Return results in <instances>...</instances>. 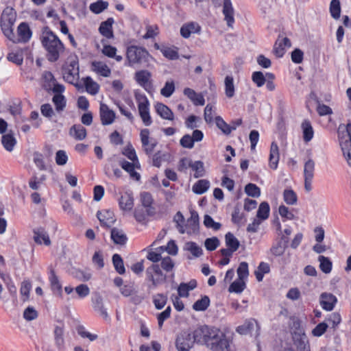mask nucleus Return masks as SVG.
<instances>
[{
    "mask_svg": "<svg viewBox=\"0 0 351 351\" xmlns=\"http://www.w3.org/2000/svg\"><path fill=\"white\" fill-rule=\"evenodd\" d=\"M41 43L47 51L49 62H56L64 51V46L59 38L47 27L43 29Z\"/></svg>",
    "mask_w": 351,
    "mask_h": 351,
    "instance_id": "1",
    "label": "nucleus"
},
{
    "mask_svg": "<svg viewBox=\"0 0 351 351\" xmlns=\"http://www.w3.org/2000/svg\"><path fill=\"white\" fill-rule=\"evenodd\" d=\"M291 333L294 349L293 351H311L308 337L298 318L291 319Z\"/></svg>",
    "mask_w": 351,
    "mask_h": 351,
    "instance_id": "2",
    "label": "nucleus"
},
{
    "mask_svg": "<svg viewBox=\"0 0 351 351\" xmlns=\"http://www.w3.org/2000/svg\"><path fill=\"white\" fill-rule=\"evenodd\" d=\"M207 348L212 351H230V341L219 328L213 326Z\"/></svg>",
    "mask_w": 351,
    "mask_h": 351,
    "instance_id": "3",
    "label": "nucleus"
},
{
    "mask_svg": "<svg viewBox=\"0 0 351 351\" xmlns=\"http://www.w3.org/2000/svg\"><path fill=\"white\" fill-rule=\"evenodd\" d=\"M176 217L177 228L180 233H187L189 235L197 234L199 232V216L197 212H191V217L187 219L186 223L183 226L184 217L180 212H178Z\"/></svg>",
    "mask_w": 351,
    "mask_h": 351,
    "instance_id": "4",
    "label": "nucleus"
},
{
    "mask_svg": "<svg viewBox=\"0 0 351 351\" xmlns=\"http://www.w3.org/2000/svg\"><path fill=\"white\" fill-rule=\"evenodd\" d=\"M62 75L64 80L75 86L79 79V64L77 56H70L62 67Z\"/></svg>",
    "mask_w": 351,
    "mask_h": 351,
    "instance_id": "5",
    "label": "nucleus"
},
{
    "mask_svg": "<svg viewBox=\"0 0 351 351\" xmlns=\"http://www.w3.org/2000/svg\"><path fill=\"white\" fill-rule=\"evenodd\" d=\"M149 57L148 51L142 47L130 46L127 49V60L130 66L147 62Z\"/></svg>",
    "mask_w": 351,
    "mask_h": 351,
    "instance_id": "6",
    "label": "nucleus"
},
{
    "mask_svg": "<svg viewBox=\"0 0 351 351\" xmlns=\"http://www.w3.org/2000/svg\"><path fill=\"white\" fill-rule=\"evenodd\" d=\"M145 274L147 280L151 282L154 287L162 285L167 280V276L158 264H152L146 269Z\"/></svg>",
    "mask_w": 351,
    "mask_h": 351,
    "instance_id": "7",
    "label": "nucleus"
},
{
    "mask_svg": "<svg viewBox=\"0 0 351 351\" xmlns=\"http://www.w3.org/2000/svg\"><path fill=\"white\" fill-rule=\"evenodd\" d=\"M32 31L26 23H21L17 28V35L13 32V29L5 36L14 43H27L32 36Z\"/></svg>",
    "mask_w": 351,
    "mask_h": 351,
    "instance_id": "8",
    "label": "nucleus"
},
{
    "mask_svg": "<svg viewBox=\"0 0 351 351\" xmlns=\"http://www.w3.org/2000/svg\"><path fill=\"white\" fill-rule=\"evenodd\" d=\"M16 19V14L12 8L6 7L3 10L1 16L0 25L1 30L5 36L13 29Z\"/></svg>",
    "mask_w": 351,
    "mask_h": 351,
    "instance_id": "9",
    "label": "nucleus"
},
{
    "mask_svg": "<svg viewBox=\"0 0 351 351\" xmlns=\"http://www.w3.org/2000/svg\"><path fill=\"white\" fill-rule=\"evenodd\" d=\"M194 340L189 330H182L178 334L175 345L178 351H190L194 346Z\"/></svg>",
    "mask_w": 351,
    "mask_h": 351,
    "instance_id": "10",
    "label": "nucleus"
},
{
    "mask_svg": "<svg viewBox=\"0 0 351 351\" xmlns=\"http://www.w3.org/2000/svg\"><path fill=\"white\" fill-rule=\"evenodd\" d=\"M135 99L138 104V110L143 122L149 125L152 123L151 117L149 112V101L145 95L136 93H135Z\"/></svg>",
    "mask_w": 351,
    "mask_h": 351,
    "instance_id": "11",
    "label": "nucleus"
},
{
    "mask_svg": "<svg viewBox=\"0 0 351 351\" xmlns=\"http://www.w3.org/2000/svg\"><path fill=\"white\" fill-rule=\"evenodd\" d=\"M213 326L202 325L197 327L191 332L194 343L207 347L208 337Z\"/></svg>",
    "mask_w": 351,
    "mask_h": 351,
    "instance_id": "12",
    "label": "nucleus"
},
{
    "mask_svg": "<svg viewBox=\"0 0 351 351\" xmlns=\"http://www.w3.org/2000/svg\"><path fill=\"white\" fill-rule=\"evenodd\" d=\"M338 138L343 155L351 167V133H339Z\"/></svg>",
    "mask_w": 351,
    "mask_h": 351,
    "instance_id": "13",
    "label": "nucleus"
},
{
    "mask_svg": "<svg viewBox=\"0 0 351 351\" xmlns=\"http://www.w3.org/2000/svg\"><path fill=\"white\" fill-rule=\"evenodd\" d=\"M255 331V335H259L260 326L255 319L250 318L246 319L242 325L236 328V332L241 335H252Z\"/></svg>",
    "mask_w": 351,
    "mask_h": 351,
    "instance_id": "14",
    "label": "nucleus"
},
{
    "mask_svg": "<svg viewBox=\"0 0 351 351\" xmlns=\"http://www.w3.org/2000/svg\"><path fill=\"white\" fill-rule=\"evenodd\" d=\"M97 217L100 221L101 226L103 227L110 228L116 221L114 213L110 210L98 211Z\"/></svg>",
    "mask_w": 351,
    "mask_h": 351,
    "instance_id": "15",
    "label": "nucleus"
},
{
    "mask_svg": "<svg viewBox=\"0 0 351 351\" xmlns=\"http://www.w3.org/2000/svg\"><path fill=\"white\" fill-rule=\"evenodd\" d=\"M34 241L38 245L44 244L46 246L51 245V242L49 236L45 229L43 227L34 228L33 230Z\"/></svg>",
    "mask_w": 351,
    "mask_h": 351,
    "instance_id": "16",
    "label": "nucleus"
},
{
    "mask_svg": "<svg viewBox=\"0 0 351 351\" xmlns=\"http://www.w3.org/2000/svg\"><path fill=\"white\" fill-rule=\"evenodd\" d=\"M120 165L125 171H127L130 176L138 181L141 178V175L135 171V168L139 169L140 168V163L139 162H128L125 160H123L120 161Z\"/></svg>",
    "mask_w": 351,
    "mask_h": 351,
    "instance_id": "17",
    "label": "nucleus"
},
{
    "mask_svg": "<svg viewBox=\"0 0 351 351\" xmlns=\"http://www.w3.org/2000/svg\"><path fill=\"white\" fill-rule=\"evenodd\" d=\"M119 205L122 210H131L134 206V197L132 193L128 191L121 193L119 199Z\"/></svg>",
    "mask_w": 351,
    "mask_h": 351,
    "instance_id": "18",
    "label": "nucleus"
},
{
    "mask_svg": "<svg viewBox=\"0 0 351 351\" xmlns=\"http://www.w3.org/2000/svg\"><path fill=\"white\" fill-rule=\"evenodd\" d=\"M100 117L103 125H110L115 119V113L106 104H101Z\"/></svg>",
    "mask_w": 351,
    "mask_h": 351,
    "instance_id": "19",
    "label": "nucleus"
},
{
    "mask_svg": "<svg viewBox=\"0 0 351 351\" xmlns=\"http://www.w3.org/2000/svg\"><path fill=\"white\" fill-rule=\"evenodd\" d=\"M234 8L231 0H223V14L225 16L224 19L227 22V25L230 27H232L234 22Z\"/></svg>",
    "mask_w": 351,
    "mask_h": 351,
    "instance_id": "20",
    "label": "nucleus"
},
{
    "mask_svg": "<svg viewBox=\"0 0 351 351\" xmlns=\"http://www.w3.org/2000/svg\"><path fill=\"white\" fill-rule=\"evenodd\" d=\"M49 281L50 287L52 292L55 294L62 295V284L53 269L51 268L49 272Z\"/></svg>",
    "mask_w": 351,
    "mask_h": 351,
    "instance_id": "21",
    "label": "nucleus"
},
{
    "mask_svg": "<svg viewBox=\"0 0 351 351\" xmlns=\"http://www.w3.org/2000/svg\"><path fill=\"white\" fill-rule=\"evenodd\" d=\"M201 31L200 25L195 22L184 24L180 28V34L184 38H188L192 34H198Z\"/></svg>",
    "mask_w": 351,
    "mask_h": 351,
    "instance_id": "22",
    "label": "nucleus"
},
{
    "mask_svg": "<svg viewBox=\"0 0 351 351\" xmlns=\"http://www.w3.org/2000/svg\"><path fill=\"white\" fill-rule=\"evenodd\" d=\"M149 133H141V142L144 151L147 154H152L157 145L156 139L149 138Z\"/></svg>",
    "mask_w": 351,
    "mask_h": 351,
    "instance_id": "23",
    "label": "nucleus"
},
{
    "mask_svg": "<svg viewBox=\"0 0 351 351\" xmlns=\"http://www.w3.org/2000/svg\"><path fill=\"white\" fill-rule=\"evenodd\" d=\"M92 70L97 74L108 77L111 74V70L108 65L101 61H93L91 63Z\"/></svg>",
    "mask_w": 351,
    "mask_h": 351,
    "instance_id": "24",
    "label": "nucleus"
},
{
    "mask_svg": "<svg viewBox=\"0 0 351 351\" xmlns=\"http://www.w3.org/2000/svg\"><path fill=\"white\" fill-rule=\"evenodd\" d=\"M141 202L142 205L146 208L147 215H152L154 213V208L152 206L154 199L151 193L143 192L141 194Z\"/></svg>",
    "mask_w": 351,
    "mask_h": 351,
    "instance_id": "25",
    "label": "nucleus"
},
{
    "mask_svg": "<svg viewBox=\"0 0 351 351\" xmlns=\"http://www.w3.org/2000/svg\"><path fill=\"white\" fill-rule=\"evenodd\" d=\"M110 238L117 245H123L128 241V237L122 230L113 228L111 230Z\"/></svg>",
    "mask_w": 351,
    "mask_h": 351,
    "instance_id": "26",
    "label": "nucleus"
},
{
    "mask_svg": "<svg viewBox=\"0 0 351 351\" xmlns=\"http://www.w3.org/2000/svg\"><path fill=\"white\" fill-rule=\"evenodd\" d=\"M197 281L195 279L191 280L189 282H182L178 287V296L186 298L189 292L197 287Z\"/></svg>",
    "mask_w": 351,
    "mask_h": 351,
    "instance_id": "27",
    "label": "nucleus"
},
{
    "mask_svg": "<svg viewBox=\"0 0 351 351\" xmlns=\"http://www.w3.org/2000/svg\"><path fill=\"white\" fill-rule=\"evenodd\" d=\"M337 302V298L331 293H322L321 295V306L326 311H332Z\"/></svg>",
    "mask_w": 351,
    "mask_h": 351,
    "instance_id": "28",
    "label": "nucleus"
},
{
    "mask_svg": "<svg viewBox=\"0 0 351 351\" xmlns=\"http://www.w3.org/2000/svg\"><path fill=\"white\" fill-rule=\"evenodd\" d=\"M92 302L94 310L99 312L104 319H109L108 314L104 306L102 297L98 294L93 298Z\"/></svg>",
    "mask_w": 351,
    "mask_h": 351,
    "instance_id": "29",
    "label": "nucleus"
},
{
    "mask_svg": "<svg viewBox=\"0 0 351 351\" xmlns=\"http://www.w3.org/2000/svg\"><path fill=\"white\" fill-rule=\"evenodd\" d=\"M1 143L4 149L8 152H12L16 144V140L13 133H2Z\"/></svg>",
    "mask_w": 351,
    "mask_h": 351,
    "instance_id": "30",
    "label": "nucleus"
},
{
    "mask_svg": "<svg viewBox=\"0 0 351 351\" xmlns=\"http://www.w3.org/2000/svg\"><path fill=\"white\" fill-rule=\"evenodd\" d=\"M114 23V20L112 18L108 19L106 21H104L101 23L99 27V32L104 36L107 38H113V32H112V24Z\"/></svg>",
    "mask_w": 351,
    "mask_h": 351,
    "instance_id": "31",
    "label": "nucleus"
},
{
    "mask_svg": "<svg viewBox=\"0 0 351 351\" xmlns=\"http://www.w3.org/2000/svg\"><path fill=\"white\" fill-rule=\"evenodd\" d=\"M184 94L190 99L195 105L204 106L205 100L201 94H197L194 90L186 88L184 90Z\"/></svg>",
    "mask_w": 351,
    "mask_h": 351,
    "instance_id": "32",
    "label": "nucleus"
},
{
    "mask_svg": "<svg viewBox=\"0 0 351 351\" xmlns=\"http://www.w3.org/2000/svg\"><path fill=\"white\" fill-rule=\"evenodd\" d=\"M279 160L278 147L276 143L272 142L270 148V154L269 158V167L273 169H276Z\"/></svg>",
    "mask_w": 351,
    "mask_h": 351,
    "instance_id": "33",
    "label": "nucleus"
},
{
    "mask_svg": "<svg viewBox=\"0 0 351 351\" xmlns=\"http://www.w3.org/2000/svg\"><path fill=\"white\" fill-rule=\"evenodd\" d=\"M278 240L273 245L271 248V252L275 256L282 255L285 251V235H280Z\"/></svg>",
    "mask_w": 351,
    "mask_h": 351,
    "instance_id": "34",
    "label": "nucleus"
},
{
    "mask_svg": "<svg viewBox=\"0 0 351 351\" xmlns=\"http://www.w3.org/2000/svg\"><path fill=\"white\" fill-rule=\"evenodd\" d=\"M64 328L62 326H56L54 330V339L56 346L59 350L64 348Z\"/></svg>",
    "mask_w": 351,
    "mask_h": 351,
    "instance_id": "35",
    "label": "nucleus"
},
{
    "mask_svg": "<svg viewBox=\"0 0 351 351\" xmlns=\"http://www.w3.org/2000/svg\"><path fill=\"white\" fill-rule=\"evenodd\" d=\"M83 81L86 90L88 93L95 95L99 92V85L93 81L90 77L84 78Z\"/></svg>",
    "mask_w": 351,
    "mask_h": 351,
    "instance_id": "36",
    "label": "nucleus"
},
{
    "mask_svg": "<svg viewBox=\"0 0 351 351\" xmlns=\"http://www.w3.org/2000/svg\"><path fill=\"white\" fill-rule=\"evenodd\" d=\"M191 169L195 178L203 177L206 173L204 162L201 160L193 161Z\"/></svg>",
    "mask_w": 351,
    "mask_h": 351,
    "instance_id": "37",
    "label": "nucleus"
},
{
    "mask_svg": "<svg viewBox=\"0 0 351 351\" xmlns=\"http://www.w3.org/2000/svg\"><path fill=\"white\" fill-rule=\"evenodd\" d=\"M156 110L157 113L163 119L172 120L173 114L171 110L165 105L158 103L156 105Z\"/></svg>",
    "mask_w": 351,
    "mask_h": 351,
    "instance_id": "38",
    "label": "nucleus"
},
{
    "mask_svg": "<svg viewBox=\"0 0 351 351\" xmlns=\"http://www.w3.org/2000/svg\"><path fill=\"white\" fill-rule=\"evenodd\" d=\"M319 263V269L324 274H330L332 269V263L328 257L324 256H319L318 257Z\"/></svg>",
    "mask_w": 351,
    "mask_h": 351,
    "instance_id": "39",
    "label": "nucleus"
},
{
    "mask_svg": "<svg viewBox=\"0 0 351 351\" xmlns=\"http://www.w3.org/2000/svg\"><path fill=\"white\" fill-rule=\"evenodd\" d=\"M151 77V73L147 70H141L137 71L135 73V80L137 83L142 86H145L148 83L149 79Z\"/></svg>",
    "mask_w": 351,
    "mask_h": 351,
    "instance_id": "40",
    "label": "nucleus"
},
{
    "mask_svg": "<svg viewBox=\"0 0 351 351\" xmlns=\"http://www.w3.org/2000/svg\"><path fill=\"white\" fill-rule=\"evenodd\" d=\"M210 186V182L207 180H199L193 186V191L195 194L204 193Z\"/></svg>",
    "mask_w": 351,
    "mask_h": 351,
    "instance_id": "41",
    "label": "nucleus"
},
{
    "mask_svg": "<svg viewBox=\"0 0 351 351\" xmlns=\"http://www.w3.org/2000/svg\"><path fill=\"white\" fill-rule=\"evenodd\" d=\"M269 271L270 267L269 264L265 262H261L257 269L254 271L256 280L258 282H261L263 279L264 275L269 273Z\"/></svg>",
    "mask_w": 351,
    "mask_h": 351,
    "instance_id": "42",
    "label": "nucleus"
},
{
    "mask_svg": "<svg viewBox=\"0 0 351 351\" xmlns=\"http://www.w3.org/2000/svg\"><path fill=\"white\" fill-rule=\"evenodd\" d=\"M270 208L267 202H263L259 205L258 209L256 213V218L261 221L265 220L269 217Z\"/></svg>",
    "mask_w": 351,
    "mask_h": 351,
    "instance_id": "43",
    "label": "nucleus"
},
{
    "mask_svg": "<svg viewBox=\"0 0 351 351\" xmlns=\"http://www.w3.org/2000/svg\"><path fill=\"white\" fill-rule=\"evenodd\" d=\"M46 176L45 174L40 176L33 175L29 180L28 184L30 189L32 190H38L40 185L46 180Z\"/></svg>",
    "mask_w": 351,
    "mask_h": 351,
    "instance_id": "44",
    "label": "nucleus"
},
{
    "mask_svg": "<svg viewBox=\"0 0 351 351\" xmlns=\"http://www.w3.org/2000/svg\"><path fill=\"white\" fill-rule=\"evenodd\" d=\"M226 245L232 251H237L240 245L239 240L231 232H228L225 236Z\"/></svg>",
    "mask_w": 351,
    "mask_h": 351,
    "instance_id": "45",
    "label": "nucleus"
},
{
    "mask_svg": "<svg viewBox=\"0 0 351 351\" xmlns=\"http://www.w3.org/2000/svg\"><path fill=\"white\" fill-rule=\"evenodd\" d=\"M112 263L116 271L119 274H123L125 272V268L121 256L118 254L112 256Z\"/></svg>",
    "mask_w": 351,
    "mask_h": 351,
    "instance_id": "46",
    "label": "nucleus"
},
{
    "mask_svg": "<svg viewBox=\"0 0 351 351\" xmlns=\"http://www.w3.org/2000/svg\"><path fill=\"white\" fill-rule=\"evenodd\" d=\"M210 305V299L207 295L197 300L193 305V308L196 311H203L207 309Z\"/></svg>",
    "mask_w": 351,
    "mask_h": 351,
    "instance_id": "47",
    "label": "nucleus"
},
{
    "mask_svg": "<svg viewBox=\"0 0 351 351\" xmlns=\"http://www.w3.org/2000/svg\"><path fill=\"white\" fill-rule=\"evenodd\" d=\"M285 37L280 36L274 45V53L281 58L285 54Z\"/></svg>",
    "mask_w": 351,
    "mask_h": 351,
    "instance_id": "48",
    "label": "nucleus"
},
{
    "mask_svg": "<svg viewBox=\"0 0 351 351\" xmlns=\"http://www.w3.org/2000/svg\"><path fill=\"white\" fill-rule=\"evenodd\" d=\"M225 94L228 98H232L234 95V85L233 77L227 75L224 80Z\"/></svg>",
    "mask_w": 351,
    "mask_h": 351,
    "instance_id": "49",
    "label": "nucleus"
},
{
    "mask_svg": "<svg viewBox=\"0 0 351 351\" xmlns=\"http://www.w3.org/2000/svg\"><path fill=\"white\" fill-rule=\"evenodd\" d=\"M185 249L189 251L193 257L197 258L202 255L203 250L196 243L189 241L186 243Z\"/></svg>",
    "mask_w": 351,
    "mask_h": 351,
    "instance_id": "50",
    "label": "nucleus"
},
{
    "mask_svg": "<svg viewBox=\"0 0 351 351\" xmlns=\"http://www.w3.org/2000/svg\"><path fill=\"white\" fill-rule=\"evenodd\" d=\"M31 289L32 285L29 281L24 280L22 282L20 288V293L23 302H26L29 300Z\"/></svg>",
    "mask_w": 351,
    "mask_h": 351,
    "instance_id": "51",
    "label": "nucleus"
},
{
    "mask_svg": "<svg viewBox=\"0 0 351 351\" xmlns=\"http://www.w3.org/2000/svg\"><path fill=\"white\" fill-rule=\"evenodd\" d=\"M245 288V283L243 280L238 278L234 281L229 287L228 291L230 293H240Z\"/></svg>",
    "mask_w": 351,
    "mask_h": 351,
    "instance_id": "52",
    "label": "nucleus"
},
{
    "mask_svg": "<svg viewBox=\"0 0 351 351\" xmlns=\"http://www.w3.org/2000/svg\"><path fill=\"white\" fill-rule=\"evenodd\" d=\"M167 302V296L163 293H157L153 298L156 308L160 310L165 307Z\"/></svg>",
    "mask_w": 351,
    "mask_h": 351,
    "instance_id": "53",
    "label": "nucleus"
},
{
    "mask_svg": "<svg viewBox=\"0 0 351 351\" xmlns=\"http://www.w3.org/2000/svg\"><path fill=\"white\" fill-rule=\"evenodd\" d=\"M245 192L248 196L258 197L261 195V189L255 184L249 183L245 186Z\"/></svg>",
    "mask_w": 351,
    "mask_h": 351,
    "instance_id": "54",
    "label": "nucleus"
},
{
    "mask_svg": "<svg viewBox=\"0 0 351 351\" xmlns=\"http://www.w3.org/2000/svg\"><path fill=\"white\" fill-rule=\"evenodd\" d=\"M315 171V162L313 160L308 159L304 164V177L313 178Z\"/></svg>",
    "mask_w": 351,
    "mask_h": 351,
    "instance_id": "55",
    "label": "nucleus"
},
{
    "mask_svg": "<svg viewBox=\"0 0 351 351\" xmlns=\"http://www.w3.org/2000/svg\"><path fill=\"white\" fill-rule=\"evenodd\" d=\"M215 123L221 132H232L236 130L235 126L227 124L221 117H216Z\"/></svg>",
    "mask_w": 351,
    "mask_h": 351,
    "instance_id": "56",
    "label": "nucleus"
},
{
    "mask_svg": "<svg viewBox=\"0 0 351 351\" xmlns=\"http://www.w3.org/2000/svg\"><path fill=\"white\" fill-rule=\"evenodd\" d=\"M330 12L331 16L335 19H338L340 17L341 6L339 0H332L330 5Z\"/></svg>",
    "mask_w": 351,
    "mask_h": 351,
    "instance_id": "57",
    "label": "nucleus"
},
{
    "mask_svg": "<svg viewBox=\"0 0 351 351\" xmlns=\"http://www.w3.org/2000/svg\"><path fill=\"white\" fill-rule=\"evenodd\" d=\"M122 154L132 162H139L135 149L131 145H127L123 149Z\"/></svg>",
    "mask_w": 351,
    "mask_h": 351,
    "instance_id": "58",
    "label": "nucleus"
},
{
    "mask_svg": "<svg viewBox=\"0 0 351 351\" xmlns=\"http://www.w3.org/2000/svg\"><path fill=\"white\" fill-rule=\"evenodd\" d=\"M193 160L187 157L180 159L178 165V170L180 172H185L188 169H191Z\"/></svg>",
    "mask_w": 351,
    "mask_h": 351,
    "instance_id": "59",
    "label": "nucleus"
},
{
    "mask_svg": "<svg viewBox=\"0 0 351 351\" xmlns=\"http://www.w3.org/2000/svg\"><path fill=\"white\" fill-rule=\"evenodd\" d=\"M108 3L106 1H98L95 3L90 4V10L95 13L99 14L107 8Z\"/></svg>",
    "mask_w": 351,
    "mask_h": 351,
    "instance_id": "60",
    "label": "nucleus"
},
{
    "mask_svg": "<svg viewBox=\"0 0 351 351\" xmlns=\"http://www.w3.org/2000/svg\"><path fill=\"white\" fill-rule=\"evenodd\" d=\"M204 224L208 228H213L214 230H218L221 228V224L215 222L208 215H206L204 218Z\"/></svg>",
    "mask_w": 351,
    "mask_h": 351,
    "instance_id": "61",
    "label": "nucleus"
},
{
    "mask_svg": "<svg viewBox=\"0 0 351 351\" xmlns=\"http://www.w3.org/2000/svg\"><path fill=\"white\" fill-rule=\"evenodd\" d=\"M38 316L37 311L32 306H28L24 310L23 317L27 321L36 319Z\"/></svg>",
    "mask_w": 351,
    "mask_h": 351,
    "instance_id": "62",
    "label": "nucleus"
},
{
    "mask_svg": "<svg viewBox=\"0 0 351 351\" xmlns=\"http://www.w3.org/2000/svg\"><path fill=\"white\" fill-rule=\"evenodd\" d=\"M160 265L164 271L169 272L174 268L175 263L171 257L166 256L161 259Z\"/></svg>",
    "mask_w": 351,
    "mask_h": 351,
    "instance_id": "63",
    "label": "nucleus"
},
{
    "mask_svg": "<svg viewBox=\"0 0 351 351\" xmlns=\"http://www.w3.org/2000/svg\"><path fill=\"white\" fill-rule=\"evenodd\" d=\"M252 80L258 87L263 86L266 81L265 77L261 71L254 72L252 75Z\"/></svg>",
    "mask_w": 351,
    "mask_h": 351,
    "instance_id": "64",
    "label": "nucleus"
}]
</instances>
